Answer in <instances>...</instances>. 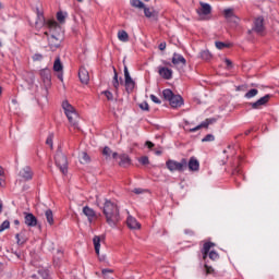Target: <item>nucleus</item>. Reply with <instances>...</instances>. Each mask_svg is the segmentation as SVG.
Masks as SVG:
<instances>
[{
    "label": "nucleus",
    "instance_id": "nucleus-37",
    "mask_svg": "<svg viewBox=\"0 0 279 279\" xmlns=\"http://www.w3.org/2000/svg\"><path fill=\"white\" fill-rule=\"evenodd\" d=\"M46 145H49L50 149H53V133H50L46 140Z\"/></svg>",
    "mask_w": 279,
    "mask_h": 279
},
{
    "label": "nucleus",
    "instance_id": "nucleus-8",
    "mask_svg": "<svg viewBox=\"0 0 279 279\" xmlns=\"http://www.w3.org/2000/svg\"><path fill=\"white\" fill-rule=\"evenodd\" d=\"M124 86L126 93H133L136 86V82L130 75V71L128 70V65H124Z\"/></svg>",
    "mask_w": 279,
    "mask_h": 279
},
{
    "label": "nucleus",
    "instance_id": "nucleus-17",
    "mask_svg": "<svg viewBox=\"0 0 279 279\" xmlns=\"http://www.w3.org/2000/svg\"><path fill=\"white\" fill-rule=\"evenodd\" d=\"M126 226L130 230H141V225L136 218L129 216L126 219Z\"/></svg>",
    "mask_w": 279,
    "mask_h": 279
},
{
    "label": "nucleus",
    "instance_id": "nucleus-60",
    "mask_svg": "<svg viewBox=\"0 0 279 279\" xmlns=\"http://www.w3.org/2000/svg\"><path fill=\"white\" fill-rule=\"evenodd\" d=\"M58 78L62 82L63 81V74L62 73L58 74Z\"/></svg>",
    "mask_w": 279,
    "mask_h": 279
},
{
    "label": "nucleus",
    "instance_id": "nucleus-2",
    "mask_svg": "<svg viewBox=\"0 0 279 279\" xmlns=\"http://www.w3.org/2000/svg\"><path fill=\"white\" fill-rule=\"evenodd\" d=\"M36 29H43V27H48V29H60V24L56 20L45 19V14L40 12V9H37V20L35 22Z\"/></svg>",
    "mask_w": 279,
    "mask_h": 279
},
{
    "label": "nucleus",
    "instance_id": "nucleus-13",
    "mask_svg": "<svg viewBox=\"0 0 279 279\" xmlns=\"http://www.w3.org/2000/svg\"><path fill=\"white\" fill-rule=\"evenodd\" d=\"M78 78L82 82V84H88V82H90V74H88V70H86V68H80Z\"/></svg>",
    "mask_w": 279,
    "mask_h": 279
},
{
    "label": "nucleus",
    "instance_id": "nucleus-63",
    "mask_svg": "<svg viewBox=\"0 0 279 279\" xmlns=\"http://www.w3.org/2000/svg\"><path fill=\"white\" fill-rule=\"evenodd\" d=\"M0 213H3V203L0 201Z\"/></svg>",
    "mask_w": 279,
    "mask_h": 279
},
{
    "label": "nucleus",
    "instance_id": "nucleus-38",
    "mask_svg": "<svg viewBox=\"0 0 279 279\" xmlns=\"http://www.w3.org/2000/svg\"><path fill=\"white\" fill-rule=\"evenodd\" d=\"M207 256L210 258V260H219V253L215 251H210Z\"/></svg>",
    "mask_w": 279,
    "mask_h": 279
},
{
    "label": "nucleus",
    "instance_id": "nucleus-50",
    "mask_svg": "<svg viewBox=\"0 0 279 279\" xmlns=\"http://www.w3.org/2000/svg\"><path fill=\"white\" fill-rule=\"evenodd\" d=\"M113 73H114L113 82H119V73H117V69L116 68H113Z\"/></svg>",
    "mask_w": 279,
    "mask_h": 279
},
{
    "label": "nucleus",
    "instance_id": "nucleus-10",
    "mask_svg": "<svg viewBox=\"0 0 279 279\" xmlns=\"http://www.w3.org/2000/svg\"><path fill=\"white\" fill-rule=\"evenodd\" d=\"M271 99V95H265L264 97L259 98L255 102H251L250 106L253 108V110H258L260 106H267L269 104V100Z\"/></svg>",
    "mask_w": 279,
    "mask_h": 279
},
{
    "label": "nucleus",
    "instance_id": "nucleus-14",
    "mask_svg": "<svg viewBox=\"0 0 279 279\" xmlns=\"http://www.w3.org/2000/svg\"><path fill=\"white\" fill-rule=\"evenodd\" d=\"M199 10H197V14H199V16H208V14L213 12V7H210V4L206 2H199Z\"/></svg>",
    "mask_w": 279,
    "mask_h": 279
},
{
    "label": "nucleus",
    "instance_id": "nucleus-1",
    "mask_svg": "<svg viewBox=\"0 0 279 279\" xmlns=\"http://www.w3.org/2000/svg\"><path fill=\"white\" fill-rule=\"evenodd\" d=\"M102 215H105L106 222L110 228H117V223L121 221V209L119 205L111 199H105Z\"/></svg>",
    "mask_w": 279,
    "mask_h": 279
},
{
    "label": "nucleus",
    "instance_id": "nucleus-16",
    "mask_svg": "<svg viewBox=\"0 0 279 279\" xmlns=\"http://www.w3.org/2000/svg\"><path fill=\"white\" fill-rule=\"evenodd\" d=\"M40 77H41L44 84H46V86L51 85V71L49 69L41 70Z\"/></svg>",
    "mask_w": 279,
    "mask_h": 279
},
{
    "label": "nucleus",
    "instance_id": "nucleus-64",
    "mask_svg": "<svg viewBox=\"0 0 279 279\" xmlns=\"http://www.w3.org/2000/svg\"><path fill=\"white\" fill-rule=\"evenodd\" d=\"M162 64H166V66H171V64L167 61H162Z\"/></svg>",
    "mask_w": 279,
    "mask_h": 279
},
{
    "label": "nucleus",
    "instance_id": "nucleus-46",
    "mask_svg": "<svg viewBox=\"0 0 279 279\" xmlns=\"http://www.w3.org/2000/svg\"><path fill=\"white\" fill-rule=\"evenodd\" d=\"M140 108H141V110H145L146 112H148V110H149V104H147V102H142V104L140 105Z\"/></svg>",
    "mask_w": 279,
    "mask_h": 279
},
{
    "label": "nucleus",
    "instance_id": "nucleus-48",
    "mask_svg": "<svg viewBox=\"0 0 279 279\" xmlns=\"http://www.w3.org/2000/svg\"><path fill=\"white\" fill-rule=\"evenodd\" d=\"M33 60H34L35 62L43 60V54H40V53L34 54V56H33Z\"/></svg>",
    "mask_w": 279,
    "mask_h": 279
},
{
    "label": "nucleus",
    "instance_id": "nucleus-41",
    "mask_svg": "<svg viewBox=\"0 0 279 279\" xmlns=\"http://www.w3.org/2000/svg\"><path fill=\"white\" fill-rule=\"evenodd\" d=\"M10 228V222L8 220H4L1 225H0V232H3L4 230H8Z\"/></svg>",
    "mask_w": 279,
    "mask_h": 279
},
{
    "label": "nucleus",
    "instance_id": "nucleus-25",
    "mask_svg": "<svg viewBox=\"0 0 279 279\" xmlns=\"http://www.w3.org/2000/svg\"><path fill=\"white\" fill-rule=\"evenodd\" d=\"M83 215L88 218V221H93V219H95V210L88 206L83 208Z\"/></svg>",
    "mask_w": 279,
    "mask_h": 279
},
{
    "label": "nucleus",
    "instance_id": "nucleus-36",
    "mask_svg": "<svg viewBox=\"0 0 279 279\" xmlns=\"http://www.w3.org/2000/svg\"><path fill=\"white\" fill-rule=\"evenodd\" d=\"M143 10H144V14H145L146 19H151V16H154V10H151L147 7H144Z\"/></svg>",
    "mask_w": 279,
    "mask_h": 279
},
{
    "label": "nucleus",
    "instance_id": "nucleus-58",
    "mask_svg": "<svg viewBox=\"0 0 279 279\" xmlns=\"http://www.w3.org/2000/svg\"><path fill=\"white\" fill-rule=\"evenodd\" d=\"M119 157V153H112V158L117 159Z\"/></svg>",
    "mask_w": 279,
    "mask_h": 279
},
{
    "label": "nucleus",
    "instance_id": "nucleus-31",
    "mask_svg": "<svg viewBox=\"0 0 279 279\" xmlns=\"http://www.w3.org/2000/svg\"><path fill=\"white\" fill-rule=\"evenodd\" d=\"M118 38L121 43H128V40H130V35H128V32L125 31H120L118 33Z\"/></svg>",
    "mask_w": 279,
    "mask_h": 279
},
{
    "label": "nucleus",
    "instance_id": "nucleus-62",
    "mask_svg": "<svg viewBox=\"0 0 279 279\" xmlns=\"http://www.w3.org/2000/svg\"><path fill=\"white\" fill-rule=\"evenodd\" d=\"M14 226H21V221H19L17 219L14 220Z\"/></svg>",
    "mask_w": 279,
    "mask_h": 279
},
{
    "label": "nucleus",
    "instance_id": "nucleus-23",
    "mask_svg": "<svg viewBox=\"0 0 279 279\" xmlns=\"http://www.w3.org/2000/svg\"><path fill=\"white\" fill-rule=\"evenodd\" d=\"M204 269L205 276H214V278H217V270H215L213 266L208 265V259L205 260Z\"/></svg>",
    "mask_w": 279,
    "mask_h": 279
},
{
    "label": "nucleus",
    "instance_id": "nucleus-30",
    "mask_svg": "<svg viewBox=\"0 0 279 279\" xmlns=\"http://www.w3.org/2000/svg\"><path fill=\"white\" fill-rule=\"evenodd\" d=\"M130 4L132 8H136L137 10H143V8H145V3L141 0H130Z\"/></svg>",
    "mask_w": 279,
    "mask_h": 279
},
{
    "label": "nucleus",
    "instance_id": "nucleus-26",
    "mask_svg": "<svg viewBox=\"0 0 279 279\" xmlns=\"http://www.w3.org/2000/svg\"><path fill=\"white\" fill-rule=\"evenodd\" d=\"M17 245H25L27 243V236H25V231H22L15 235Z\"/></svg>",
    "mask_w": 279,
    "mask_h": 279
},
{
    "label": "nucleus",
    "instance_id": "nucleus-29",
    "mask_svg": "<svg viewBox=\"0 0 279 279\" xmlns=\"http://www.w3.org/2000/svg\"><path fill=\"white\" fill-rule=\"evenodd\" d=\"M45 217H46L47 222L49 223V226H53V223H54L53 211L51 209H47L45 211Z\"/></svg>",
    "mask_w": 279,
    "mask_h": 279
},
{
    "label": "nucleus",
    "instance_id": "nucleus-59",
    "mask_svg": "<svg viewBox=\"0 0 279 279\" xmlns=\"http://www.w3.org/2000/svg\"><path fill=\"white\" fill-rule=\"evenodd\" d=\"M250 134H252V130H246L245 131V136H250Z\"/></svg>",
    "mask_w": 279,
    "mask_h": 279
},
{
    "label": "nucleus",
    "instance_id": "nucleus-56",
    "mask_svg": "<svg viewBox=\"0 0 279 279\" xmlns=\"http://www.w3.org/2000/svg\"><path fill=\"white\" fill-rule=\"evenodd\" d=\"M102 276H106V274H112L111 269H102L101 270Z\"/></svg>",
    "mask_w": 279,
    "mask_h": 279
},
{
    "label": "nucleus",
    "instance_id": "nucleus-3",
    "mask_svg": "<svg viewBox=\"0 0 279 279\" xmlns=\"http://www.w3.org/2000/svg\"><path fill=\"white\" fill-rule=\"evenodd\" d=\"M62 108L64 110V114L66 116L69 123L77 130V119H80V116L77 114V111L75 110V107L69 104V100H64L62 102Z\"/></svg>",
    "mask_w": 279,
    "mask_h": 279
},
{
    "label": "nucleus",
    "instance_id": "nucleus-28",
    "mask_svg": "<svg viewBox=\"0 0 279 279\" xmlns=\"http://www.w3.org/2000/svg\"><path fill=\"white\" fill-rule=\"evenodd\" d=\"M201 60H205V62H210L213 60V54L208 50H203L199 52Z\"/></svg>",
    "mask_w": 279,
    "mask_h": 279
},
{
    "label": "nucleus",
    "instance_id": "nucleus-27",
    "mask_svg": "<svg viewBox=\"0 0 279 279\" xmlns=\"http://www.w3.org/2000/svg\"><path fill=\"white\" fill-rule=\"evenodd\" d=\"M64 69V65H62V61L60 60V57H57L53 63V71L56 73H62Z\"/></svg>",
    "mask_w": 279,
    "mask_h": 279
},
{
    "label": "nucleus",
    "instance_id": "nucleus-32",
    "mask_svg": "<svg viewBox=\"0 0 279 279\" xmlns=\"http://www.w3.org/2000/svg\"><path fill=\"white\" fill-rule=\"evenodd\" d=\"M81 165H88L90 162V156L86 151L81 153V158H80Z\"/></svg>",
    "mask_w": 279,
    "mask_h": 279
},
{
    "label": "nucleus",
    "instance_id": "nucleus-9",
    "mask_svg": "<svg viewBox=\"0 0 279 279\" xmlns=\"http://www.w3.org/2000/svg\"><path fill=\"white\" fill-rule=\"evenodd\" d=\"M255 32V34H263L265 32V19L263 16H258L253 22V28L248 31V34H252Z\"/></svg>",
    "mask_w": 279,
    "mask_h": 279
},
{
    "label": "nucleus",
    "instance_id": "nucleus-45",
    "mask_svg": "<svg viewBox=\"0 0 279 279\" xmlns=\"http://www.w3.org/2000/svg\"><path fill=\"white\" fill-rule=\"evenodd\" d=\"M141 165H149V157L143 156L140 158Z\"/></svg>",
    "mask_w": 279,
    "mask_h": 279
},
{
    "label": "nucleus",
    "instance_id": "nucleus-4",
    "mask_svg": "<svg viewBox=\"0 0 279 279\" xmlns=\"http://www.w3.org/2000/svg\"><path fill=\"white\" fill-rule=\"evenodd\" d=\"M62 29V27H60L59 32ZM51 35L49 36L48 32H45V36L48 40V45L50 47V49L52 51H56V49H58V47H60V45H62V40H64V36L60 33H56L58 32V29H52L50 31Z\"/></svg>",
    "mask_w": 279,
    "mask_h": 279
},
{
    "label": "nucleus",
    "instance_id": "nucleus-61",
    "mask_svg": "<svg viewBox=\"0 0 279 279\" xmlns=\"http://www.w3.org/2000/svg\"><path fill=\"white\" fill-rule=\"evenodd\" d=\"M156 156H161L162 155V150H156Z\"/></svg>",
    "mask_w": 279,
    "mask_h": 279
},
{
    "label": "nucleus",
    "instance_id": "nucleus-11",
    "mask_svg": "<svg viewBox=\"0 0 279 279\" xmlns=\"http://www.w3.org/2000/svg\"><path fill=\"white\" fill-rule=\"evenodd\" d=\"M24 222L26 226H28V228H36V226H38V218H36V216H34V214H24Z\"/></svg>",
    "mask_w": 279,
    "mask_h": 279
},
{
    "label": "nucleus",
    "instance_id": "nucleus-19",
    "mask_svg": "<svg viewBox=\"0 0 279 279\" xmlns=\"http://www.w3.org/2000/svg\"><path fill=\"white\" fill-rule=\"evenodd\" d=\"M215 247V243L213 242H206L203 245L202 254H203V260L208 259V254H210V248Z\"/></svg>",
    "mask_w": 279,
    "mask_h": 279
},
{
    "label": "nucleus",
    "instance_id": "nucleus-55",
    "mask_svg": "<svg viewBox=\"0 0 279 279\" xmlns=\"http://www.w3.org/2000/svg\"><path fill=\"white\" fill-rule=\"evenodd\" d=\"M112 86L116 90H119V81H112Z\"/></svg>",
    "mask_w": 279,
    "mask_h": 279
},
{
    "label": "nucleus",
    "instance_id": "nucleus-15",
    "mask_svg": "<svg viewBox=\"0 0 279 279\" xmlns=\"http://www.w3.org/2000/svg\"><path fill=\"white\" fill-rule=\"evenodd\" d=\"M20 177L27 182L34 178V172L32 171V168L26 166L20 171Z\"/></svg>",
    "mask_w": 279,
    "mask_h": 279
},
{
    "label": "nucleus",
    "instance_id": "nucleus-51",
    "mask_svg": "<svg viewBox=\"0 0 279 279\" xmlns=\"http://www.w3.org/2000/svg\"><path fill=\"white\" fill-rule=\"evenodd\" d=\"M206 120H207L208 125H213V123H217V119H215V118H209Z\"/></svg>",
    "mask_w": 279,
    "mask_h": 279
},
{
    "label": "nucleus",
    "instance_id": "nucleus-57",
    "mask_svg": "<svg viewBox=\"0 0 279 279\" xmlns=\"http://www.w3.org/2000/svg\"><path fill=\"white\" fill-rule=\"evenodd\" d=\"M233 174L241 175V169H240V168H235V169L233 170Z\"/></svg>",
    "mask_w": 279,
    "mask_h": 279
},
{
    "label": "nucleus",
    "instance_id": "nucleus-44",
    "mask_svg": "<svg viewBox=\"0 0 279 279\" xmlns=\"http://www.w3.org/2000/svg\"><path fill=\"white\" fill-rule=\"evenodd\" d=\"M65 19H66V16H64V13H62V11H59L57 13V20L59 21V23H64Z\"/></svg>",
    "mask_w": 279,
    "mask_h": 279
},
{
    "label": "nucleus",
    "instance_id": "nucleus-40",
    "mask_svg": "<svg viewBox=\"0 0 279 279\" xmlns=\"http://www.w3.org/2000/svg\"><path fill=\"white\" fill-rule=\"evenodd\" d=\"M202 141L203 143H213V141H215V135L207 134Z\"/></svg>",
    "mask_w": 279,
    "mask_h": 279
},
{
    "label": "nucleus",
    "instance_id": "nucleus-35",
    "mask_svg": "<svg viewBox=\"0 0 279 279\" xmlns=\"http://www.w3.org/2000/svg\"><path fill=\"white\" fill-rule=\"evenodd\" d=\"M38 275L41 279H51V276L49 275V270L41 269L38 271Z\"/></svg>",
    "mask_w": 279,
    "mask_h": 279
},
{
    "label": "nucleus",
    "instance_id": "nucleus-42",
    "mask_svg": "<svg viewBox=\"0 0 279 279\" xmlns=\"http://www.w3.org/2000/svg\"><path fill=\"white\" fill-rule=\"evenodd\" d=\"M102 155L106 156L107 158H110V156L112 155V149H110V147L106 146L102 149Z\"/></svg>",
    "mask_w": 279,
    "mask_h": 279
},
{
    "label": "nucleus",
    "instance_id": "nucleus-52",
    "mask_svg": "<svg viewBox=\"0 0 279 279\" xmlns=\"http://www.w3.org/2000/svg\"><path fill=\"white\" fill-rule=\"evenodd\" d=\"M225 63L227 64L228 69H232V61L230 59H225Z\"/></svg>",
    "mask_w": 279,
    "mask_h": 279
},
{
    "label": "nucleus",
    "instance_id": "nucleus-6",
    "mask_svg": "<svg viewBox=\"0 0 279 279\" xmlns=\"http://www.w3.org/2000/svg\"><path fill=\"white\" fill-rule=\"evenodd\" d=\"M166 167L172 173L178 171L179 173H184L189 168V160L186 158H182L180 161H175L173 159H168L166 161Z\"/></svg>",
    "mask_w": 279,
    "mask_h": 279
},
{
    "label": "nucleus",
    "instance_id": "nucleus-39",
    "mask_svg": "<svg viewBox=\"0 0 279 279\" xmlns=\"http://www.w3.org/2000/svg\"><path fill=\"white\" fill-rule=\"evenodd\" d=\"M102 95H105V97H107L108 101H113L114 100V95L110 90L102 92Z\"/></svg>",
    "mask_w": 279,
    "mask_h": 279
},
{
    "label": "nucleus",
    "instance_id": "nucleus-20",
    "mask_svg": "<svg viewBox=\"0 0 279 279\" xmlns=\"http://www.w3.org/2000/svg\"><path fill=\"white\" fill-rule=\"evenodd\" d=\"M187 168L190 171H199V160L195 157H191L187 161Z\"/></svg>",
    "mask_w": 279,
    "mask_h": 279
},
{
    "label": "nucleus",
    "instance_id": "nucleus-53",
    "mask_svg": "<svg viewBox=\"0 0 279 279\" xmlns=\"http://www.w3.org/2000/svg\"><path fill=\"white\" fill-rule=\"evenodd\" d=\"M133 193H135V195H141V193H143V189L136 187L133 190Z\"/></svg>",
    "mask_w": 279,
    "mask_h": 279
},
{
    "label": "nucleus",
    "instance_id": "nucleus-22",
    "mask_svg": "<svg viewBox=\"0 0 279 279\" xmlns=\"http://www.w3.org/2000/svg\"><path fill=\"white\" fill-rule=\"evenodd\" d=\"M120 158V162H119V166L120 167H130L132 165V159H130V156L125 155V154H122L119 156Z\"/></svg>",
    "mask_w": 279,
    "mask_h": 279
},
{
    "label": "nucleus",
    "instance_id": "nucleus-7",
    "mask_svg": "<svg viewBox=\"0 0 279 279\" xmlns=\"http://www.w3.org/2000/svg\"><path fill=\"white\" fill-rule=\"evenodd\" d=\"M54 162L63 175L69 173V160L66 159V155L64 153L58 150L54 156Z\"/></svg>",
    "mask_w": 279,
    "mask_h": 279
},
{
    "label": "nucleus",
    "instance_id": "nucleus-12",
    "mask_svg": "<svg viewBox=\"0 0 279 279\" xmlns=\"http://www.w3.org/2000/svg\"><path fill=\"white\" fill-rule=\"evenodd\" d=\"M158 73L163 80H171L173 77V70L165 66L158 68Z\"/></svg>",
    "mask_w": 279,
    "mask_h": 279
},
{
    "label": "nucleus",
    "instance_id": "nucleus-43",
    "mask_svg": "<svg viewBox=\"0 0 279 279\" xmlns=\"http://www.w3.org/2000/svg\"><path fill=\"white\" fill-rule=\"evenodd\" d=\"M226 47H230V44H226L222 41H216V48L217 49H226Z\"/></svg>",
    "mask_w": 279,
    "mask_h": 279
},
{
    "label": "nucleus",
    "instance_id": "nucleus-34",
    "mask_svg": "<svg viewBox=\"0 0 279 279\" xmlns=\"http://www.w3.org/2000/svg\"><path fill=\"white\" fill-rule=\"evenodd\" d=\"M208 120L203 121L199 125L194 129H191L190 132H197V130H202V128H208Z\"/></svg>",
    "mask_w": 279,
    "mask_h": 279
},
{
    "label": "nucleus",
    "instance_id": "nucleus-47",
    "mask_svg": "<svg viewBox=\"0 0 279 279\" xmlns=\"http://www.w3.org/2000/svg\"><path fill=\"white\" fill-rule=\"evenodd\" d=\"M150 99L154 104H162V101L154 94L150 95Z\"/></svg>",
    "mask_w": 279,
    "mask_h": 279
},
{
    "label": "nucleus",
    "instance_id": "nucleus-5",
    "mask_svg": "<svg viewBox=\"0 0 279 279\" xmlns=\"http://www.w3.org/2000/svg\"><path fill=\"white\" fill-rule=\"evenodd\" d=\"M162 97L166 101H169L171 108H180L184 105L182 96L173 94V90L169 88L162 90Z\"/></svg>",
    "mask_w": 279,
    "mask_h": 279
},
{
    "label": "nucleus",
    "instance_id": "nucleus-21",
    "mask_svg": "<svg viewBox=\"0 0 279 279\" xmlns=\"http://www.w3.org/2000/svg\"><path fill=\"white\" fill-rule=\"evenodd\" d=\"M105 239V236L95 235L93 239L95 252L97 256H99V250H101V241Z\"/></svg>",
    "mask_w": 279,
    "mask_h": 279
},
{
    "label": "nucleus",
    "instance_id": "nucleus-24",
    "mask_svg": "<svg viewBox=\"0 0 279 279\" xmlns=\"http://www.w3.org/2000/svg\"><path fill=\"white\" fill-rule=\"evenodd\" d=\"M223 14L228 21H234V23H236V21H239V17H236V15H234V11L232 9H226L223 11Z\"/></svg>",
    "mask_w": 279,
    "mask_h": 279
},
{
    "label": "nucleus",
    "instance_id": "nucleus-54",
    "mask_svg": "<svg viewBox=\"0 0 279 279\" xmlns=\"http://www.w3.org/2000/svg\"><path fill=\"white\" fill-rule=\"evenodd\" d=\"M146 147H148V149H154L155 144L151 143V142H149V141H147V142H146Z\"/></svg>",
    "mask_w": 279,
    "mask_h": 279
},
{
    "label": "nucleus",
    "instance_id": "nucleus-18",
    "mask_svg": "<svg viewBox=\"0 0 279 279\" xmlns=\"http://www.w3.org/2000/svg\"><path fill=\"white\" fill-rule=\"evenodd\" d=\"M172 64L174 65L182 64L183 66H186V59L184 58V56L178 52H174L172 57Z\"/></svg>",
    "mask_w": 279,
    "mask_h": 279
},
{
    "label": "nucleus",
    "instance_id": "nucleus-49",
    "mask_svg": "<svg viewBox=\"0 0 279 279\" xmlns=\"http://www.w3.org/2000/svg\"><path fill=\"white\" fill-rule=\"evenodd\" d=\"M165 49H167V43L162 41L159 44V50L165 51Z\"/></svg>",
    "mask_w": 279,
    "mask_h": 279
},
{
    "label": "nucleus",
    "instance_id": "nucleus-33",
    "mask_svg": "<svg viewBox=\"0 0 279 279\" xmlns=\"http://www.w3.org/2000/svg\"><path fill=\"white\" fill-rule=\"evenodd\" d=\"M256 95H258V89L253 88V89H250V90L244 95V97H245L246 99H252V97H256Z\"/></svg>",
    "mask_w": 279,
    "mask_h": 279
}]
</instances>
